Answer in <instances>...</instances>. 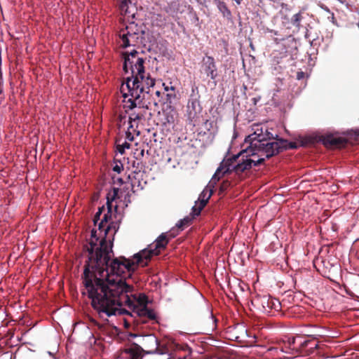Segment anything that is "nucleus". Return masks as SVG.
I'll return each instance as SVG.
<instances>
[{
	"mask_svg": "<svg viewBox=\"0 0 359 359\" xmlns=\"http://www.w3.org/2000/svg\"><path fill=\"white\" fill-rule=\"evenodd\" d=\"M104 241L93 255L95 243H90L88 259L82 276L85 291L90 299L93 309L100 317L133 314L122 308L124 304H131L129 292L133 287L126 283V272H133L136 265L147 266L153 256L158 255L169 242L165 233H161L150 245L135 254L133 260L119 257L111 259L114 252L104 247Z\"/></svg>",
	"mask_w": 359,
	"mask_h": 359,
	"instance_id": "nucleus-1",
	"label": "nucleus"
},
{
	"mask_svg": "<svg viewBox=\"0 0 359 359\" xmlns=\"http://www.w3.org/2000/svg\"><path fill=\"white\" fill-rule=\"evenodd\" d=\"M126 85L131 98L128 100V104L125 107L129 109H137L129 116V122L131 124L133 121L144 118L148 109L144 100L149 99L150 88L155 85V80L149 73L146 74L144 72L143 74L127 77Z\"/></svg>",
	"mask_w": 359,
	"mask_h": 359,
	"instance_id": "nucleus-2",
	"label": "nucleus"
},
{
	"mask_svg": "<svg viewBox=\"0 0 359 359\" xmlns=\"http://www.w3.org/2000/svg\"><path fill=\"white\" fill-rule=\"evenodd\" d=\"M276 137H278L277 135H273L267 129L264 132L262 127L257 126L254 133L248 136L251 140L250 148L255 149L253 154L262 153L261 155L266 156L268 151L271 150L269 147V144H273Z\"/></svg>",
	"mask_w": 359,
	"mask_h": 359,
	"instance_id": "nucleus-3",
	"label": "nucleus"
},
{
	"mask_svg": "<svg viewBox=\"0 0 359 359\" xmlns=\"http://www.w3.org/2000/svg\"><path fill=\"white\" fill-rule=\"evenodd\" d=\"M133 289L129 292L130 300L131 304H124L123 306H128L132 310V313L136 314L140 318H147L151 320L157 322V316L153 309L147 307L148 298L144 294H140L137 297L136 295L132 294Z\"/></svg>",
	"mask_w": 359,
	"mask_h": 359,
	"instance_id": "nucleus-4",
	"label": "nucleus"
},
{
	"mask_svg": "<svg viewBox=\"0 0 359 359\" xmlns=\"http://www.w3.org/2000/svg\"><path fill=\"white\" fill-rule=\"evenodd\" d=\"M124 59L123 71L126 74L130 71L131 76L144 73V59L138 56V52L135 50L131 52L123 53Z\"/></svg>",
	"mask_w": 359,
	"mask_h": 359,
	"instance_id": "nucleus-5",
	"label": "nucleus"
},
{
	"mask_svg": "<svg viewBox=\"0 0 359 359\" xmlns=\"http://www.w3.org/2000/svg\"><path fill=\"white\" fill-rule=\"evenodd\" d=\"M119 229V224L116 222H110L106 228L102 229V230L104 231V237L102 238L100 242L99 246L97 245V242L99 240V238L97 237L96 235V231L93 229L91 231V238L89 242V246H87V251L88 252V249L91 247L90 243L93 241L95 243L94 245V250H93V255L96 253L97 249L101 247V244L102 243V241H104V247H106V249L107 248H111L112 250L113 247V241H114V236L116 234V233L118 231Z\"/></svg>",
	"mask_w": 359,
	"mask_h": 359,
	"instance_id": "nucleus-6",
	"label": "nucleus"
},
{
	"mask_svg": "<svg viewBox=\"0 0 359 359\" xmlns=\"http://www.w3.org/2000/svg\"><path fill=\"white\" fill-rule=\"evenodd\" d=\"M200 97L198 88L193 86L187 106V116L191 121L196 122L200 118L203 110L200 102Z\"/></svg>",
	"mask_w": 359,
	"mask_h": 359,
	"instance_id": "nucleus-7",
	"label": "nucleus"
},
{
	"mask_svg": "<svg viewBox=\"0 0 359 359\" xmlns=\"http://www.w3.org/2000/svg\"><path fill=\"white\" fill-rule=\"evenodd\" d=\"M199 72L203 81L210 79L215 86L217 85L215 79L218 76V71L213 57L205 55L203 57Z\"/></svg>",
	"mask_w": 359,
	"mask_h": 359,
	"instance_id": "nucleus-8",
	"label": "nucleus"
},
{
	"mask_svg": "<svg viewBox=\"0 0 359 359\" xmlns=\"http://www.w3.org/2000/svg\"><path fill=\"white\" fill-rule=\"evenodd\" d=\"M252 304L259 311L265 313H269L271 310L280 311L281 304L278 299L269 296L263 295L256 297Z\"/></svg>",
	"mask_w": 359,
	"mask_h": 359,
	"instance_id": "nucleus-9",
	"label": "nucleus"
},
{
	"mask_svg": "<svg viewBox=\"0 0 359 359\" xmlns=\"http://www.w3.org/2000/svg\"><path fill=\"white\" fill-rule=\"evenodd\" d=\"M245 151H241L238 155L233 156L232 160H233L236 164L231 166V172H234L236 175H241L246 170H249L252 167V162L248 155H245ZM226 165H228L226 163Z\"/></svg>",
	"mask_w": 359,
	"mask_h": 359,
	"instance_id": "nucleus-10",
	"label": "nucleus"
},
{
	"mask_svg": "<svg viewBox=\"0 0 359 359\" xmlns=\"http://www.w3.org/2000/svg\"><path fill=\"white\" fill-rule=\"evenodd\" d=\"M269 147H271V150L268 151V154H266L267 159L278 155L285 150L297 149V144L296 142H290L286 140L276 137L274 143L269 144Z\"/></svg>",
	"mask_w": 359,
	"mask_h": 359,
	"instance_id": "nucleus-11",
	"label": "nucleus"
},
{
	"mask_svg": "<svg viewBox=\"0 0 359 359\" xmlns=\"http://www.w3.org/2000/svg\"><path fill=\"white\" fill-rule=\"evenodd\" d=\"M144 32L140 33L138 35H129L128 37H126L124 34H119V37L121 40V46L123 48L127 47L133 46V47H140L144 42Z\"/></svg>",
	"mask_w": 359,
	"mask_h": 359,
	"instance_id": "nucleus-12",
	"label": "nucleus"
},
{
	"mask_svg": "<svg viewBox=\"0 0 359 359\" xmlns=\"http://www.w3.org/2000/svg\"><path fill=\"white\" fill-rule=\"evenodd\" d=\"M320 140L326 147L330 149L341 148L347 143L345 138L332 134L322 136Z\"/></svg>",
	"mask_w": 359,
	"mask_h": 359,
	"instance_id": "nucleus-13",
	"label": "nucleus"
},
{
	"mask_svg": "<svg viewBox=\"0 0 359 359\" xmlns=\"http://www.w3.org/2000/svg\"><path fill=\"white\" fill-rule=\"evenodd\" d=\"M229 173H231V166L229 165L225 164L219 167L210 181V186L214 187L222 177Z\"/></svg>",
	"mask_w": 359,
	"mask_h": 359,
	"instance_id": "nucleus-14",
	"label": "nucleus"
},
{
	"mask_svg": "<svg viewBox=\"0 0 359 359\" xmlns=\"http://www.w3.org/2000/svg\"><path fill=\"white\" fill-rule=\"evenodd\" d=\"M229 173H231V166L229 165L225 164L219 167L210 181V186L214 187L222 177Z\"/></svg>",
	"mask_w": 359,
	"mask_h": 359,
	"instance_id": "nucleus-15",
	"label": "nucleus"
},
{
	"mask_svg": "<svg viewBox=\"0 0 359 359\" xmlns=\"http://www.w3.org/2000/svg\"><path fill=\"white\" fill-rule=\"evenodd\" d=\"M313 342V339H304L303 340L302 337L300 336H297L293 337L292 341H290V346H293V349H297L299 351H302V349L308 347L310 344Z\"/></svg>",
	"mask_w": 359,
	"mask_h": 359,
	"instance_id": "nucleus-16",
	"label": "nucleus"
},
{
	"mask_svg": "<svg viewBox=\"0 0 359 359\" xmlns=\"http://www.w3.org/2000/svg\"><path fill=\"white\" fill-rule=\"evenodd\" d=\"M144 32L137 24L132 22L130 23L124 29H121L119 34H124L126 37L129 35H138L140 33Z\"/></svg>",
	"mask_w": 359,
	"mask_h": 359,
	"instance_id": "nucleus-17",
	"label": "nucleus"
},
{
	"mask_svg": "<svg viewBox=\"0 0 359 359\" xmlns=\"http://www.w3.org/2000/svg\"><path fill=\"white\" fill-rule=\"evenodd\" d=\"M245 154H247L248 156L251 155L252 156H257L259 157L257 160L251 158V161H253L252 166H258V165L262 164L264 162L265 159L267 158L265 156L261 155L262 153H259V154H253V153L255 152V149H252V148H249L248 149L245 150Z\"/></svg>",
	"mask_w": 359,
	"mask_h": 359,
	"instance_id": "nucleus-18",
	"label": "nucleus"
},
{
	"mask_svg": "<svg viewBox=\"0 0 359 359\" xmlns=\"http://www.w3.org/2000/svg\"><path fill=\"white\" fill-rule=\"evenodd\" d=\"M132 3L133 1H121L120 8L126 15L135 17L134 8H132V9L130 8V5L132 6Z\"/></svg>",
	"mask_w": 359,
	"mask_h": 359,
	"instance_id": "nucleus-19",
	"label": "nucleus"
},
{
	"mask_svg": "<svg viewBox=\"0 0 359 359\" xmlns=\"http://www.w3.org/2000/svg\"><path fill=\"white\" fill-rule=\"evenodd\" d=\"M119 191V189L118 188H114L113 189V194L111 197H109V194L107 196V208L108 212H111L112 210V201L118 196V193Z\"/></svg>",
	"mask_w": 359,
	"mask_h": 359,
	"instance_id": "nucleus-20",
	"label": "nucleus"
},
{
	"mask_svg": "<svg viewBox=\"0 0 359 359\" xmlns=\"http://www.w3.org/2000/svg\"><path fill=\"white\" fill-rule=\"evenodd\" d=\"M111 218V212H107L104 214L103 217L101 219L100 222L98 224V229L100 231H102L106 224L109 222Z\"/></svg>",
	"mask_w": 359,
	"mask_h": 359,
	"instance_id": "nucleus-21",
	"label": "nucleus"
},
{
	"mask_svg": "<svg viewBox=\"0 0 359 359\" xmlns=\"http://www.w3.org/2000/svg\"><path fill=\"white\" fill-rule=\"evenodd\" d=\"M217 7L219 10L222 13L223 15L227 18H230L231 14L230 11L226 7L224 1H217Z\"/></svg>",
	"mask_w": 359,
	"mask_h": 359,
	"instance_id": "nucleus-22",
	"label": "nucleus"
},
{
	"mask_svg": "<svg viewBox=\"0 0 359 359\" xmlns=\"http://www.w3.org/2000/svg\"><path fill=\"white\" fill-rule=\"evenodd\" d=\"M193 217L187 216L184 219L180 220L178 223H177L176 226L180 230H183L184 227L188 226L191 224Z\"/></svg>",
	"mask_w": 359,
	"mask_h": 359,
	"instance_id": "nucleus-23",
	"label": "nucleus"
},
{
	"mask_svg": "<svg viewBox=\"0 0 359 359\" xmlns=\"http://www.w3.org/2000/svg\"><path fill=\"white\" fill-rule=\"evenodd\" d=\"M302 20V13L299 12L296 14H294L292 19H291V23L293 26L297 27L298 29L301 27V21Z\"/></svg>",
	"mask_w": 359,
	"mask_h": 359,
	"instance_id": "nucleus-24",
	"label": "nucleus"
},
{
	"mask_svg": "<svg viewBox=\"0 0 359 359\" xmlns=\"http://www.w3.org/2000/svg\"><path fill=\"white\" fill-rule=\"evenodd\" d=\"M207 201H208L207 200L206 201L203 200L201 202L199 207H196V206L193 207V208H192L193 216L191 217L194 218L195 216H198L200 215L202 209L205 206Z\"/></svg>",
	"mask_w": 359,
	"mask_h": 359,
	"instance_id": "nucleus-25",
	"label": "nucleus"
},
{
	"mask_svg": "<svg viewBox=\"0 0 359 359\" xmlns=\"http://www.w3.org/2000/svg\"><path fill=\"white\" fill-rule=\"evenodd\" d=\"M231 182L229 180H224L219 186V195H222L230 187Z\"/></svg>",
	"mask_w": 359,
	"mask_h": 359,
	"instance_id": "nucleus-26",
	"label": "nucleus"
},
{
	"mask_svg": "<svg viewBox=\"0 0 359 359\" xmlns=\"http://www.w3.org/2000/svg\"><path fill=\"white\" fill-rule=\"evenodd\" d=\"M104 210H105L104 206H102V207L99 208L98 211L96 212V214L95 215L94 218H93V222H94L95 225H96L97 223L98 222V221L100 219V216H101L102 212Z\"/></svg>",
	"mask_w": 359,
	"mask_h": 359,
	"instance_id": "nucleus-27",
	"label": "nucleus"
},
{
	"mask_svg": "<svg viewBox=\"0 0 359 359\" xmlns=\"http://www.w3.org/2000/svg\"><path fill=\"white\" fill-rule=\"evenodd\" d=\"M130 147V144L126 142L121 145H118L117 150L118 151L119 153L123 154L125 151V149H129Z\"/></svg>",
	"mask_w": 359,
	"mask_h": 359,
	"instance_id": "nucleus-28",
	"label": "nucleus"
},
{
	"mask_svg": "<svg viewBox=\"0 0 359 359\" xmlns=\"http://www.w3.org/2000/svg\"><path fill=\"white\" fill-rule=\"evenodd\" d=\"M123 170V165H116L113 167V170L117 173H120Z\"/></svg>",
	"mask_w": 359,
	"mask_h": 359,
	"instance_id": "nucleus-29",
	"label": "nucleus"
},
{
	"mask_svg": "<svg viewBox=\"0 0 359 359\" xmlns=\"http://www.w3.org/2000/svg\"><path fill=\"white\" fill-rule=\"evenodd\" d=\"M304 76H305V73L304 72L300 71L297 73V79L298 80H301V79H304Z\"/></svg>",
	"mask_w": 359,
	"mask_h": 359,
	"instance_id": "nucleus-30",
	"label": "nucleus"
},
{
	"mask_svg": "<svg viewBox=\"0 0 359 359\" xmlns=\"http://www.w3.org/2000/svg\"><path fill=\"white\" fill-rule=\"evenodd\" d=\"M314 339H316V338H313V342L312 344H311V346L309 347V348H310L311 350H312V349H316V348H318V344H317V343H315Z\"/></svg>",
	"mask_w": 359,
	"mask_h": 359,
	"instance_id": "nucleus-31",
	"label": "nucleus"
},
{
	"mask_svg": "<svg viewBox=\"0 0 359 359\" xmlns=\"http://www.w3.org/2000/svg\"><path fill=\"white\" fill-rule=\"evenodd\" d=\"M126 137H127V139H128V140H130V141H133V138H134V137H133V135L131 134V133H130V132H128V133H126Z\"/></svg>",
	"mask_w": 359,
	"mask_h": 359,
	"instance_id": "nucleus-32",
	"label": "nucleus"
},
{
	"mask_svg": "<svg viewBox=\"0 0 359 359\" xmlns=\"http://www.w3.org/2000/svg\"><path fill=\"white\" fill-rule=\"evenodd\" d=\"M117 182H118V184H123V179H122V178L118 177V178H117Z\"/></svg>",
	"mask_w": 359,
	"mask_h": 359,
	"instance_id": "nucleus-33",
	"label": "nucleus"
},
{
	"mask_svg": "<svg viewBox=\"0 0 359 359\" xmlns=\"http://www.w3.org/2000/svg\"><path fill=\"white\" fill-rule=\"evenodd\" d=\"M283 39H284V38H281V39H278L276 38V39H274V41H275L276 43H278V41H282V40H283Z\"/></svg>",
	"mask_w": 359,
	"mask_h": 359,
	"instance_id": "nucleus-34",
	"label": "nucleus"
},
{
	"mask_svg": "<svg viewBox=\"0 0 359 359\" xmlns=\"http://www.w3.org/2000/svg\"><path fill=\"white\" fill-rule=\"evenodd\" d=\"M287 6V4H283V3L282 4V7H283V8H284V6Z\"/></svg>",
	"mask_w": 359,
	"mask_h": 359,
	"instance_id": "nucleus-35",
	"label": "nucleus"
},
{
	"mask_svg": "<svg viewBox=\"0 0 359 359\" xmlns=\"http://www.w3.org/2000/svg\"><path fill=\"white\" fill-rule=\"evenodd\" d=\"M244 332H245V333L246 334H248V331H247V330H244Z\"/></svg>",
	"mask_w": 359,
	"mask_h": 359,
	"instance_id": "nucleus-36",
	"label": "nucleus"
},
{
	"mask_svg": "<svg viewBox=\"0 0 359 359\" xmlns=\"http://www.w3.org/2000/svg\"><path fill=\"white\" fill-rule=\"evenodd\" d=\"M325 9L327 11H329V9L327 8H325Z\"/></svg>",
	"mask_w": 359,
	"mask_h": 359,
	"instance_id": "nucleus-37",
	"label": "nucleus"
},
{
	"mask_svg": "<svg viewBox=\"0 0 359 359\" xmlns=\"http://www.w3.org/2000/svg\"><path fill=\"white\" fill-rule=\"evenodd\" d=\"M274 33V34H277V32H273Z\"/></svg>",
	"mask_w": 359,
	"mask_h": 359,
	"instance_id": "nucleus-38",
	"label": "nucleus"
}]
</instances>
